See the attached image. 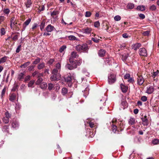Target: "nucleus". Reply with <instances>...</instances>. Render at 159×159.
Returning a JSON list of instances; mask_svg holds the SVG:
<instances>
[{
  "instance_id": "f257e3e1",
  "label": "nucleus",
  "mask_w": 159,
  "mask_h": 159,
  "mask_svg": "<svg viewBox=\"0 0 159 159\" xmlns=\"http://www.w3.org/2000/svg\"><path fill=\"white\" fill-rule=\"evenodd\" d=\"M75 49L78 52H83L88 50V46L87 44L77 45L75 47Z\"/></svg>"
},
{
  "instance_id": "f03ea898",
  "label": "nucleus",
  "mask_w": 159,
  "mask_h": 159,
  "mask_svg": "<svg viewBox=\"0 0 159 159\" xmlns=\"http://www.w3.org/2000/svg\"><path fill=\"white\" fill-rule=\"evenodd\" d=\"M116 80V76L113 73H110L108 75V82L109 84H112Z\"/></svg>"
},
{
  "instance_id": "7ed1b4c3",
  "label": "nucleus",
  "mask_w": 159,
  "mask_h": 159,
  "mask_svg": "<svg viewBox=\"0 0 159 159\" xmlns=\"http://www.w3.org/2000/svg\"><path fill=\"white\" fill-rule=\"evenodd\" d=\"M139 55L141 56H147V52L146 50L144 48H141L139 51Z\"/></svg>"
},
{
  "instance_id": "20e7f679",
  "label": "nucleus",
  "mask_w": 159,
  "mask_h": 159,
  "mask_svg": "<svg viewBox=\"0 0 159 159\" xmlns=\"http://www.w3.org/2000/svg\"><path fill=\"white\" fill-rule=\"evenodd\" d=\"M11 127L14 129H16L19 127L18 122L16 120L13 119L11 122Z\"/></svg>"
},
{
  "instance_id": "39448f33",
  "label": "nucleus",
  "mask_w": 159,
  "mask_h": 159,
  "mask_svg": "<svg viewBox=\"0 0 159 159\" xmlns=\"http://www.w3.org/2000/svg\"><path fill=\"white\" fill-rule=\"evenodd\" d=\"M61 78V75H52L50 77V79L52 81H58Z\"/></svg>"
},
{
  "instance_id": "423d86ee",
  "label": "nucleus",
  "mask_w": 159,
  "mask_h": 159,
  "mask_svg": "<svg viewBox=\"0 0 159 159\" xmlns=\"http://www.w3.org/2000/svg\"><path fill=\"white\" fill-rule=\"evenodd\" d=\"M144 82V80L142 76L141 75L139 76L137 78V83L138 84L141 85Z\"/></svg>"
},
{
  "instance_id": "0eeeda50",
  "label": "nucleus",
  "mask_w": 159,
  "mask_h": 159,
  "mask_svg": "<svg viewBox=\"0 0 159 159\" xmlns=\"http://www.w3.org/2000/svg\"><path fill=\"white\" fill-rule=\"evenodd\" d=\"M69 62L71 63L72 66H73L74 69L77 68V66L76 63V60H73L71 57H70L69 58Z\"/></svg>"
},
{
  "instance_id": "6e6552de",
  "label": "nucleus",
  "mask_w": 159,
  "mask_h": 159,
  "mask_svg": "<svg viewBox=\"0 0 159 159\" xmlns=\"http://www.w3.org/2000/svg\"><path fill=\"white\" fill-rule=\"evenodd\" d=\"M55 29L53 26L51 25H48L46 28V30L48 32H51Z\"/></svg>"
},
{
  "instance_id": "1a4fd4ad",
  "label": "nucleus",
  "mask_w": 159,
  "mask_h": 159,
  "mask_svg": "<svg viewBox=\"0 0 159 159\" xmlns=\"http://www.w3.org/2000/svg\"><path fill=\"white\" fill-rule=\"evenodd\" d=\"M72 78L70 76H68L65 79L66 81L68 84L69 86H71L72 85Z\"/></svg>"
},
{
  "instance_id": "9d476101",
  "label": "nucleus",
  "mask_w": 159,
  "mask_h": 159,
  "mask_svg": "<svg viewBox=\"0 0 159 159\" xmlns=\"http://www.w3.org/2000/svg\"><path fill=\"white\" fill-rule=\"evenodd\" d=\"M118 123L119 125L118 128L121 131L123 130L125 126V124L121 121H120Z\"/></svg>"
},
{
  "instance_id": "9b49d317",
  "label": "nucleus",
  "mask_w": 159,
  "mask_h": 159,
  "mask_svg": "<svg viewBox=\"0 0 159 159\" xmlns=\"http://www.w3.org/2000/svg\"><path fill=\"white\" fill-rule=\"evenodd\" d=\"M141 119L143 122V125H147L148 124V120L147 118V116L146 115L142 117Z\"/></svg>"
},
{
  "instance_id": "f8f14e48",
  "label": "nucleus",
  "mask_w": 159,
  "mask_h": 159,
  "mask_svg": "<svg viewBox=\"0 0 159 159\" xmlns=\"http://www.w3.org/2000/svg\"><path fill=\"white\" fill-rule=\"evenodd\" d=\"M31 21V19L29 18L24 23L23 26L24 27L23 30H22V31H24L26 27L30 23V22Z\"/></svg>"
},
{
  "instance_id": "ddd939ff",
  "label": "nucleus",
  "mask_w": 159,
  "mask_h": 159,
  "mask_svg": "<svg viewBox=\"0 0 159 159\" xmlns=\"http://www.w3.org/2000/svg\"><path fill=\"white\" fill-rule=\"evenodd\" d=\"M2 131L6 134H9V126L5 125L2 128Z\"/></svg>"
},
{
  "instance_id": "4468645a",
  "label": "nucleus",
  "mask_w": 159,
  "mask_h": 159,
  "mask_svg": "<svg viewBox=\"0 0 159 159\" xmlns=\"http://www.w3.org/2000/svg\"><path fill=\"white\" fill-rule=\"evenodd\" d=\"M141 44L138 43L133 44L132 46V49H133L135 50H136L137 49L139 48V47H141Z\"/></svg>"
},
{
  "instance_id": "2eb2a0df",
  "label": "nucleus",
  "mask_w": 159,
  "mask_h": 159,
  "mask_svg": "<svg viewBox=\"0 0 159 159\" xmlns=\"http://www.w3.org/2000/svg\"><path fill=\"white\" fill-rule=\"evenodd\" d=\"M105 53V50L103 49H100L98 52V54L99 56L103 57L104 56Z\"/></svg>"
},
{
  "instance_id": "dca6fc26",
  "label": "nucleus",
  "mask_w": 159,
  "mask_h": 159,
  "mask_svg": "<svg viewBox=\"0 0 159 159\" xmlns=\"http://www.w3.org/2000/svg\"><path fill=\"white\" fill-rule=\"evenodd\" d=\"M32 4V2L31 0H27L25 3L26 7L27 8H30Z\"/></svg>"
},
{
  "instance_id": "f3484780",
  "label": "nucleus",
  "mask_w": 159,
  "mask_h": 159,
  "mask_svg": "<svg viewBox=\"0 0 159 159\" xmlns=\"http://www.w3.org/2000/svg\"><path fill=\"white\" fill-rule=\"evenodd\" d=\"M120 87L123 92L125 93L126 92L128 89V87L127 86L121 84H120Z\"/></svg>"
},
{
  "instance_id": "a211bd4d",
  "label": "nucleus",
  "mask_w": 159,
  "mask_h": 159,
  "mask_svg": "<svg viewBox=\"0 0 159 159\" xmlns=\"http://www.w3.org/2000/svg\"><path fill=\"white\" fill-rule=\"evenodd\" d=\"M16 95L14 93H12L10 96L9 100L12 102H14L15 100Z\"/></svg>"
},
{
  "instance_id": "6ab92c4d",
  "label": "nucleus",
  "mask_w": 159,
  "mask_h": 159,
  "mask_svg": "<svg viewBox=\"0 0 159 159\" xmlns=\"http://www.w3.org/2000/svg\"><path fill=\"white\" fill-rule=\"evenodd\" d=\"M60 70H57V68L54 69L52 72V74L53 75H61L59 74Z\"/></svg>"
},
{
  "instance_id": "aec40b11",
  "label": "nucleus",
  "mask_w": 159,
  "mask_h": 159,
  "mask_svg": "<svg viewBox=\"0 0 159 159\" xmlns=\"http://www.w3.org/2000/svg\"><path fill=\"white\" fill-rule=\"evenodd\" d=\"M135 123V119L132 117H130L128 120V123L129 125H134Z\"/></svg>"
},
{
  "instance_id": "412c9836",
  "label": "nucleus",
  "mask_w": 159,
  "mask_h": 159,
  "mask_svg": "<svg viewBox=\"0 0 159 159\" xmlns=\"http://www.w3.org/2000/svg\"><path fill=\"white\" fill-rule=\"evenodd\" d=\"M154 91V89L152 86L148 87L146 92L148 94L152 93Z\"/></svg>"
},
{
  "instance_id": "4be33fe9",
  "label": "nucleus",
  "mask_w": 159,
  "mask_h": 159,
  "mask_svg": "<svg viewBox=\"0 0 159 159\" xmlns=\"http://www.w3.org/2000/svg\"><path fill=\"white\" fill-rule=\"evenodd\" d=\"M91 30H92L91 28L88 27L84 30H83L84 33L87 34H90L91 32Z\"/></svg>"
},
{
  "instance_id": "5701e85b",
  "label": "nucleus",
  "mask_w": 159,
  "mask_h": 159,
  "mask_svg": "<svg viewBox=\"0 0 159 159\" xmlns=\"http://www.w3.org/2000/svg\"><path fill=\"white\" fill-rule=\"evenodd\" d=\"M45 67V64L44 63L39 64L37 66V68L39 70H41Z\"/></svg>"
},
{
  "instance_id": "b1692460",
  "label": "nucleus",
  "mask_w": 159,
  "mask_h": 159,
  "mask_svg": "<svg viewBox=\"0 0 159 159\" xmlns=\"http://www.w3.org/2000/svg\"><path fill=\"white\" fill-rule=\"evenodd\" d=\"M40 87L42 89H45L47 87V84L46 82H42L40 85Z\"/></svg>"
},
{
  "instance_id": "393cba45",
  "label": "nucleus",
  "mask_w": 159,
  "mask_h": 159,
  "mask_svg": "<svg viewBox=\"0 0 159 159\" xmlns=\"http://www.w3.org/2000/svg\"><path fill=\"white\" fill-rule=\"evenodd\" d=\"M3 11L5 15L8 16L10 12V10L8 8H5L3 9Z\"/></svg>"
},
{
  "instance_id": "a878e982",
  "label": "nucleus",
  "mask_w": 159,
  "mask_h": 159,
  "mask_svg": "<svg viewBox=\"0 0 159 159\" xmlns=\"http://www.w3.org/2000/svg\"><path fill=\"white\" fill-rule=\"evenodd\" d=\"M87 123L89 124V125L91 128H94L96 126V125L95 123L93 122L92 121V120H91Z\"/></svg>"
},
{
  "instance_id": "bb28decb",
  "label": "nucleus",
  "mask_w": 159,
  "mask_h": 159,
  "mask_svg": "<svg viewBox=\"0 0 159 159\" xmlns=\"http://www.w3.org/2000/svg\"><path fill=\"white\" fill-rule=\"evenodd\" d=\"M71 56L73 58H77L78 57V55L76 52L73 51L71 53Z\"/></svg>"
},
{
  "instance_id": "cd10ccee",
  "label": "nucleus",
  "mask_w": 159,
  "mask_h": 159,
  "mask_svg": "<svg viewBox=\"0 0 159 159\" xmlns=\"http://www.w3.org/2000/svg\"><path fill=\"white\" fill-rule=\"evenodd\" d=\"M24 75H25L23 73H20L18 75V79L19 80H21L22 79L24 78Z\"/></svg>"
},
{
  "instance_id": "c85d7f7f",
  "label": "nucleus",
  "mask_w": 159,
  "mask_h": 159,
  "mask_svg": "<svg viewBox=\"0 0 159 159\" xmlns=\"http://www.w3.org/2000/svg\"><path fill=\"white\" fill-rule=\"evenodd\" d=\"M7 57L6 56H4L0 59V64L1 63H3L6 62L7 60Z\"/></svg>"
},
{
  "instance_id": "c756f323",
  "label": "nucleus",
  "mask_w": 159,
  "mask_h": 159,
  "mask_svg": "<svg viewBox=\"0 0 159 159\" xmlns=\"http://www.w3.org/2000/svg\"><path fill=\"white\" fill-rule=\"evenodd\" d=\"M68 38L70 40H77V39L75 36L74 35H70L68 36Z\"/></svg>"
},
{
  "instance_id": "7c9ffc66",
  "label": "nucleus",
  "mask_w": 159,
  "mask_h": 159,
  "mask_svg": "<svg viewBox=\"0 0 159 159\" xmlns=\"http://www.w3.org/2000/svg\"><path fill=\"white\" fill-rule=\"evenodd\" d=\"M45 21L43 20L41 23L40 25V29L41 31H42L45 27Z\"/></svg>"
},
{
  "instance_id": "2f4dec72",
  "label": "nucleus",
  "mask_w": 159,
  "mask_h": 159,
  "mask_svg": "<svg viewBox=\"0 0 159 159\" xmlns=\"http://www.w3.org/2000/svg\"><path fill=\"white\" fill-rule=\"evenodd\" d=\"M137 9L138 10L143 11L145 10V7L143 6H139L137 7Z\"/></svg>"
},
{
  "instance_id": "473e14b6",
  "label": "nucleus",
  "mask_w": 159,
  "mask_h": 159,
  "mask_svg": "<svg viewBox=\"0 0 159 159\" xmlns=\"http://www.w3.org/2000/svg\"><path fill=\"white\" fill-rule=\"evenodd\" d=\"M30 64V62L29 61L23 64L22 65L20 66V68H25Z\"/></svg>"
},
{
  "instance_id": "72a5a7b5",
  "label": "nucleus",
  "mask_w": 159,
  "mask_h": 159,
  "mask_svg": "<svg viewBox=\"0 0 159 159\" xmlns=\"http://www.w3.org/2000/svg\"><path fill=\"white\" fill-rule=\"evenodd\" d=\"M134 7V5L132 3H130L128 4L127 8L129 9H132Z\"/></svg>"
},
{
  "instance_id": "f704fd0d",
  "label": "nucleus",
  "mask_w": 159,
  "mask_h": 159,
  "mask_svg": "<svg viewBox=\"0 0 159 159\" xmlns=\"http://www.w3.org/2000/svg\"><path fill=\"white\" fill-rule=\"evenodd\" d=\"M68 92L67 89L66 88H63L62 89L61 93L63 95L66 94Z\"/></svg>"
},
{
  "instance_id": "c9c22d12",
  "label": "nucleus",
  "mask_w": 159,
  "mask_h": 159,
  "mask_svg": "<svg viewBox=\"0 0 159 159\" xmlns=\"http://www.w3.org/2000/svg\"><path fill=\"white\" fill-rule=\"evenodd\" d=\"M6 87H5L3 89H2V93H1V97L2 98H3V97L4 96L5 92L6 90Z\"/></svg>"
},
{
  "instance_id": "e433bc0d",
  "label": "nucleus",
  "mask_w": 159,
  "mask_h": 159,
  "mask_svg": "<svg viewBox=\"0 0 159 159\" xmlns=\"http://www.w3.org/2000/svg\"><path fill=\"white\" fill-rule=\"evenodd\" d=\"M43 80V79L41 78H38V80L36 82V84L37 85L39 84H40L42 83Z\"/></svg>"
},
{
  "instance_id": "4c0bfd02",
  "label": "nucleus",
  "mask_w": 159,
  "mask_h": 159,
  "mask_svg": "<svg viewBox=\"0 0 159 159\" xmlns=\"http://www.w3.org/2000/svg\"><path fill=\"white\" fill-rule=\"evenodd\" d=\"M9 119L6 117H4L2 118L3 122L5 124L8 123L9 121Z\"/></svg>"
},
{
  "instance_id": "58836bf2",
  "label": "nucleus",
  "mask_w": 159,
  "mask_h": 159,
  "mask_svg": "<svg viewBox=\"0 0 159 159\" xmlns=\"http://www.w3.org/2000/svg\"><path fill=\"white\" fill-rule=\"evenodd\" d=\"M66 67L70 70H72L74 69L73 66L70 64H67L66 65Z\"/></svg>"
},
{
  "instance_id": "ea45409f",
  "label": "nucleus",
  "mask_w": 159,
  "mask_h": 159,
  "mask_svg": "<svg viewBox=\"0 0 159 159\" xmlns=\"http://www.w3.org/2000/svg\"><path fill=\"white\" fill-rule=\"evenodd\" d=\"M40 60L41 59L38 57L33 62V63L34 64H37L40 62Z\"/></svg>"
},
{
  "instance_id": "a19ab883",
  "label": "nucleus",
  "mask_w": 159,
  "mask_h": 159,
  "mask_svg": "<svg viewBox=\"0 0 159 159\" xmlns=\"http://www.w3.org/2000/svg\"><path fill=\"white\" fill-rule=\"evenodd\" d=\"M34 83V80H31L30 81L28 84V86L30 87H33L32 86Z\"/></svg>"
},
{
  "instance_id": "79ce46f5",
  "label": "nucleus",
  "mask_w": 159,
  "mask_h": 159,
  "mask_svg": "<svg viewBox=\"0 0 159 159\" xmlns=\"http://www.w3.org/2000/svg\"><path fill=\"white\" fill-rule=\"evenodd\" d=\"M56 68H57V70H60L61 68V64L59 62L57 63L56 65Z\"/></svg>"
},
{
  "instance_id": "37998d69",
  "label": "nucleus",
  "mask_w": 159,
  "mask_h": 159,
  "mask_svg": "<svg viewBox=\"0 0 159 159\" xmlns=\"http://www.w3.org/2000/svg\"><path fill=\"white\" fill-rule=\"evenodd\" d=\"M112 127V131L114 133H115L117 129V127L116 126L112 124L111 125Z\"/></svg>"
},
{
  "instance_id": "c03bdc74",
  "label": "nucleus",
  "mask_w": 159,
  "mask_h": 159,
  "mask_svg": "<svg viewBox=\"0 0 159 159\" xmlns=\"http://www.w3.org/2000/svg\"><path fill=\"white\" fill-rule=\"evenodd\" d=\"M5 116L4 117H6V118H7L9 119L10 118H11V114L7 111L5 112Z\"/></svg>"
},
{
  "instance_id": "a18cd8bd",
  "label": "nucleus",
  "mask_w": 159,
  "mask_h": 159,
  "mask_svg": "<svg viewBox=\"0 0 159 159\" xmlns=\"http://www.w3.org/2000/svg\"><path fill=\"white\" fill-rule=\"evenodd\" d=\"M152 142L154 145L157 144L159 143V140L158 139H155L152 140Z\"/></svg>"
},
{
  "instance_id": "49530a36",
  "label": "nucleus",
  "mask_w": 159,
  "mask_h": 159,
  "mask_svg": "<svg viewBox=\"0 0 159 159\" xmlns=\"http://www.w3.org/2000/svg\"><path fill=\"white\" fill-rule=\"evenodd\" d=\"M159 71L158 70H157V71H156V72H153V74L152 75V77L153 78H155L159 74Z\"/></svg>"
},
{
  "instance_id": "de8ad7c7",
  "label": "nucleus",
  "mask_w": 159,
  "mask_h": 159,
  "mask_svg": "<svg viewBox=\"0 0 159 159\" xmlns=\"http://www.w3.org/2000/svg\"><path fill=\"white\" fill-rule=\"evenodd\" d=\"M91 13L90 11H87L85 13V16L86 17H89L91 16Z\"/></svg>"
},
{
  "instance_id": "09e8293b",
  "label": "nucleus",
  "mask_w": 159,
  "mask_h": 159,
  "mask_svg": "<svg viewBox=\"0 0 159 159\" xmlns=\"http://www.w3.org/2000/svg\"><path fill=\"white\" fill-rule=\"evenodd\" d=\"M127 57L128 56L126 54H123L122 56V59L123 61H125Z\"/></svg>"
},
{
  "instance_id": "8fccbe9b",
  "label": "nucleus",
  "mask_w": 159,
  "mask_h": 159,
  "mask_svg": "<svg viewBox=\"0 0 159 159\" xmlns=\"http://www.w3.org/2000/svg\"><path fill=\"white\" fill-rule=\"evenodd\" d=\"M66 47L65 45H63L60 48L59 51L60 52H62L66 49Z\"/></svg>"
},
{
  "instance_id": "3c124183",
  "label": "nucleus",
  "mask_w": 159,
  "mask_h": 159,
  "mask_svg": "<svg viewBox=\"0 0 159 159\" xmlns=\"http://www.w3.org/2000/svg\"><path fill=\"white\" fill-rule=\"evenodd\" d=\"M5 17L2 16H0V25L2 23L5 19Z\"/></svg>"
},
{
  "instance_id": "603ef678",
  "label": "nucleus",
  "mask_w": 159,
  "mask_h": 159,
  "mask_svg": "<svg viewBox=\"0 0 159 159\" xmlns=\"http://www.w3.org/2000/svg\"><path fill=\"white\" fill-rule=\"evenodd\" d=\"M114 19L116 21H118L120 20L121 19L120 16L119 15H117L115 16Z\"/></svg>"
},
{
  "instance_id": "864d4df0",
  "label": "nucleus",
  "mask_w": 159,
  "mask_h": 159,
  "mask_svg": "<svg viewBox=\"0 0 159 159\" xmlns=\"http://www.w3.org/2000/svg\"><path fill=\"white\" fill-rule=\"evenodd\" d=\"M94 26L95 27L98 28L99 27L100 24L98 21H96L94 23Z\"/></svg>"
},
{
  "instance_id": "5fc2aeb1",
  "label": "nucleus",
  "mask_w": 159,
  "mask_h": 159,
  "mask_svg": "<svg viewBox=\"0 0 159 159\" xmlns=\"http://www.w3.org/2000/svg\"><path fill=\"white\" fill-rule=\"evenodd\" d=\"M59 14V12L57 11H54L51 13V16H56Z\"/></svg>"
},
{
  "instance_id": "6e6d98bb",
  "label": "nucleus",
  "mask_w": 159,
  "mask_h": 159,
  "mask_svg": "<svg viewBox=\"0 0 159 159\" xmlns=\"http://www.w3.org/2000/svg\"><path fill=\"white\" fill-rule=\"evenodd\" d=\"M54 87V85L52 83H49L48 84V89L49 90H52Z\"/></svg>"
},
{
  "instance_id": "4d7b16f0",
  "label": "nucleus",
  "mask_w": 159,
  "mask_h": 159,
  "mask_svg": "<svg viewBox=\"0 0 159 159\" xmlns=\"http://www.w3.org/2000/svg\"><path fill=\"white\" fill-rule=\"evenodd\" d=\"M150 34V31H146L143 33V34L145 36H148Z\"/></svg>"
},
{
  "instance_id": "13d9d810",
  "label": "nucleus",
  "mask_w": 159,
  "mask_h": 159,
  "mask_svg": "<svg viewBox=\"0 0 159 159\" xmlns=\"http://www.w3.org/2000/svg\"><path fill=\"white\" fill-rule=\"evenodd\" d=\"M150 9L152 11H154L156 9V7L155 5H152L150 7Z\"/></svg>"
},
{
  "instance_id": "bf43d9fd",
  "label": "nucleus",
  "mask_w": 159,
  "mask_h": 159,
  "mask_svg": "<svg viewBox=\"0 0 159 159\" xmlns=\"http://www.w3.org/2000/svg\"><path fill=\"white\" fill-rule=\"evenodd\" d=\"M6 31L5 29L4 28H2L1 29V34L2 35H3L5 34Z\"/></svg>"
},
{
  "instance_id": "052dcab7",
  "label": "nucleus",
  "mask_w": 159,
  "mask_h": 159,
  "mask_svg": "<svg viewBox=\"0 0 159 159\" xmlns=\"http://www.w3.org/2000/svg\"><path fill=\"white\" fill-rule=\"evenodd\" d=\"M81 63H82V60H76V65L77 66V67L78 66H80L81 64Z\"/></svg>"
},
{
  "instance_id": "680f3d73",
  "label": "nucleus",
  "mask_w": 159,
  "mask_h": 159,
  "mask_svg": "<svg viewBox=\"0 0 159 159\" xmlns=\"http://www.w3.org/2000/svg\"><path fill=\"white\" fill-rule=\"evenodd\" d=\"M92 40L94 42L98 43L99 42V39H97L96 38H92Z\"/></svg>"
},
{
  "instance_id": "e2e57ef3",
  "label": "nucleus",
  "mask_w": 159,
  "mask_h": 159,
  "mask_svg": "<svg viewBox=\"0 0 159 159\" xmlns=\"http://www.w3.org/2000/svg\"><path fill=\"white\" fill-rule=\"evenodd\" d=\"M141 100L143 102H145L147 100V98L146 96H143L141 97Z\"/></svg>"
},
{
  "instance_id": "0e129e2a",
  "label": "nucleus",
  "mask_w": 159,
  "mask_h": 159,
  "mask_svg": "<svg viewBox=\"0 0 159 159\" xmlns=\"http://www.w3.org/2000/svg\"><path fill=\"white\" fill-rule=\"evenodd\" d=\"M21 46V45H20L17 47V48L16 50V53H19L20 52V50Z\"/></svg>"
},
{
  "instance_id": "69168bd1",
  "label": "nucleus",
  "mask_w": 159,
  "mask_h": 159,
  "mask_svg": "<svg viewBox=\"0 0 159 159\" xmlns=\"http://www.w3.org/2000/svg\"><path fill=\"white\" fill-rule=\"evenodd\" d=\"M15 17H12L11 18V23H12L13 24V25H15Z\"/></svg>"
},
{
  "instance_id": "338daca9",
  "label": "nucleus",
  "mask_w": 159,
  "mask_h": 159,
  "mask_svg": "<svg viewBox=\"0 0 159 159\" xmlns=\"http://www.w3.org/2000/svg\"><path fill=\"white\" fill-rule=\"evenodd\" d=\"M130 77V75L129 74H127L125 75L124 77L125 79H127L129 78Z\"/></svg>"
},
{
  "instance_id": "774afa93",
  "label": "nucleus",
  "mask_w": 159,
  "mask_h": 159,
  "mask_svg": "<svg viewBox=\"0 0 159 159\" xmlns=\"http://www.w3.org/2000/svg\"><path fill=\"white\" fill-rule=\"evenodd\" d=\"M45 7L44 6H43L42 7H39V11L41 12L42 11L44 10Z\"/></svg>"
}]
</instances>
